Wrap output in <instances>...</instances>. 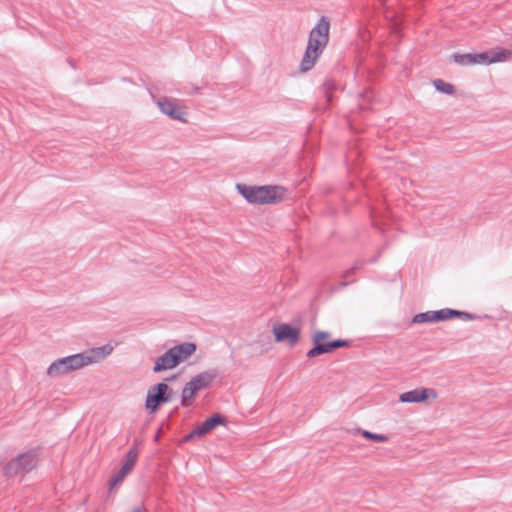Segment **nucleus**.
I'll use <instances>...</instances> for the list:
<instances>
[{"mask_svg":"<svg viewBox=\"0 0 512 512\" xmlns=\"http://www.w3.org/2000/svg\"><path fill=\"white\" fill-rule=\"evenodd\" d=\"M237 191L251 204H275L284 199L285 188L281 186H249L238 183Z\"/></svg>","mask_w":512,"mask_h":512,"instance_id":"1","label":"nucleus"},{"mask_svg":"<svg viewBox=\"0 0 512 512\" xmlns=\"http://www.w3.org/2000/svg\"><path fill=\"white\" fill-rule=\"evenodd\" d=\"M96 361L94 355L88 353H77L52 362L47 368V375L52 378L66 375L70 372L84 368Z\"/></svg>","mask_w":512,"mask_h":512,"instance_id":"2","label":"nucleus"},{"mask_svg":"<svg viewBox=\"0 0 512 512\" xmlns=\"http://www.w3.org/2000/svg\"><path fill=\"white\" fill-rule=\"evenodd\" d=\"M452 318H460L465 321H470L476 319L477 316L465 311L454 310L451 308H443L436 311H426L418 313L413 317L412 323L422 324L431 322H441Z\"/></svg>","mask_w":512,"mask_h":512,"instance_id":"3","label":"nucleus"},{"mask_svg":"<svg viewBox=\"0 0 512 512\" xmlns=\"http://www.w3.org/2000/svg\"><path fill=\"white\" fill-rule=\"evenodd\" d=\"M330 335L331 334L328 331H316L312 336V343L314 346L308 350L306 356L308 358H314L322 354L331 353L338 348L348 347L350 345V341L346 339H336L328 341L326 344H322V341L328 339Z\"/></svg>","mask_w":512,"mask_h":512,"instance_id":"4","label":"nucleus"},{"mask_svg":"<svg viewBox=\"0 0 512 512\" xmlns=\"http://www.w3.org/2000/svg\"><path fill=\"white\" fill-rule=\"evenodd\" d=\"M176 393L165 382L157 383L151 386L147 392L145 406L146 409L155 412L162 404L171 402Z\"/></svg>","mask_w":512,"mask_h":512,"instance_id":"5","label":"nucleus"},{"mask_svg":"<svg viewBox=\"0 0 512 512\" xmlns=\"http://www.w3.org/2000/svg\"><path fill=\"white\" fill-rule=\"evenodd\" d=\"M35 465V450H25L23 453L6 463L3 468V472L4 475L13 477L31 471Z\"/></svg>","mask_w":512,"mask_h":512,"instance_id":"6","label":"nucleus"},{"mask_svg":"<svg viewBox=\"0 0 512 512\" xmlns=\"http://www.w3.org/2000/svg\"><path fill=\"white\" fill-rule=\"evenodd\" d=\"M139 452L140 450H127V453L121 461L120 468L111 475L108 481V489L110 492L122 484L125 478L132 472L139 457Z\"/></svg>","mask_w":512,"mask_h":512,"instance_id":"7","label":"nucleus"},{"mask_svg":"<svg viewBox=\"0 0 512 512\" xmlns=\"http://www.w3.org/2000/svg\"><path fill=\"white\" fill-rule=\"evenodd\" d=\"M326 46L327 44L322 43L319 40L308 38L306 50L299 65V70L301 72L310 71L314 67L317 58L323 53Z\"/></svg>","mask_w":512,"mask_h":512,"instance_id":"8","label":"nucleus"},{"mask_svg":"<svg viewBox=\"0 0 512 512\" xmlns=\"http://www.w3.org/2000/svg\"><path fill=\"white\" fill-rule=\"evenodd\" d=\"M152 98L156 101L159 110L169 118L186 122L185 116L187 114L185 107L178 104V101L168 97L156 98L151 94Z\"/></svg>","mask_w":512,"mask_h":512,"instance_id":"9","label":"nucleus"},{"mask_svg":"<svg viewBox=\"0 0 512 512\" xmlns=\"http://www.w3.org/2000/svg\"><path fill=\"white\" fill-rule=\"evenodd\" d=\"M273 333L276 342L279 343L287 341L290 346L296 345L300 338V328L287 323L275 325L273 327Z\"/></svg>","mask_w":512,"mask_h":512,"instance_id":"10","label":"nucleus"},{"mask_svg":"<svg viewBox=\"0 0 512 512\" xmlns=\"http://www.w3.org/2000/svg\"><path fill=\"white\" fill-rule=\"evenodd\" d=\"M225 423V417L222 415L215 413L206 420H204L201 424H199L193 431L187 434L184 437L185 441L191 440L196 437H201L212 431L218 425Z\"/></svg>","mask_w":512,"mask_h":512,"instance_id":"11","label":"nucleus"},{"mask_svg":"<svg viewBox=\"0 0 512 512\" xmlns=\"http://www.w3.org/2000/svg\"><path fill=\"white\" fill-rule=\"evenodd\" d=\"M329 29L330 22L324 16H322L317 24L312 28L309 34V38H314V40H319L322 43L328 44L329 42Z\"/></svg>","mask_w":512,"mask_h":512,"instance_id":"12","label":"nucleus"},{"mask_svg":"<svg viewBox=\"0 0 512 512\" xmlns=\"http://www.w3.org/2000/svg\"><path fill=\"white\" fill-rule=\"evenodd\" d=\"M174 354L177 365L186 361L197 349L193 342H183L170 348Z\"/></svg>","mask_w":512,"mask_h":512,"instance_id":"13","label":"nucleus"},{"mask_svg":"<svg viewBox=\"0 0 512 512\" xmlns=\"http://www.w3.org/2000/svg\"><path fill=\"white\" fill-rule=\"evenodd\" d=\"M177 365L174 354L171 349H168L164 354L159 356L154 363L153 372L159 373L164 370H170L175 368Z\"/></svg>","mask_w":512,"mask_h":512,"instance_id":"14","label":"nucleus"},{"mask_svg":"<svg viewBox=\"0 0 512 512\" xmlns=\"http://www.w3.org/2000/svg\"><path fill=\"white\" fill-rule=\"evenodd\" d=\"M427 388H417L411 391L404 392L400 395L399 399L404 403H419L424 402L428 398Z\"/></svg>","mask_w":512,"mask_h":512,"instance_id":"15","label":"nucleus"},{"mask_svg":"<svg viewBox=\"0 0 512 512\" xmlns=\"http://www.w3.org/2000/svg\"><path fill=\"white\" fill-rule=\"evenodd\" d=\"M216 377L215 371H204L191 378L192 383L198 388V390L207 389L212 384Z\"/></svg>","mask_w":512,"mask_h":512,"instance_id":"16","label":"nucleus"},{"mask_svg":"<svg viewBox=\"0 0 512 512\" xmlns=\"http://www.w3.org/2000/svg\"><path fill=\"white\" fill-rule=\"evenodd\" d=\"M197 392H199L198 388L194 383H192V380L190 379V381L185 384L182 390L181 405L183 407H189L192 404V400L194 399Z\"/></svg>","mask_w":512,"mask_h":512,"instance_id":"17","label":"nucleus"},{"mask_svg":"<svg viewBox=\"0 0 512 512\" xmlns=\"http://www.w3.org/2000/svg\"><path fill=\"white\" fill-rule=\"evenodd\" d=\"M490 53V62L497 63L508 60L512 55V50L506 48H497L492 50Z\"/></svg>","mask_w":512,"mask_h":512,"instance_id":"18","label":"nucleus"},{"mask_svg":"<svg viewBox=\"0 0 512 512\" xmlns=\"http://www.w3.org/2000/svg\"><path fill=\"white\" fill-rule=\"evenodd\" d=\"M450 59L453 62H455L461 66L475 64L474 53H464V54L453 53V54H451Z\"/></svg>","mask_w":512,"mask_h":512,"instance_id":"19","label":"nucleus"},{"mask_svg":"<svg viewBox=\"0 0 512 512\" xmlns=\"http://www.w3.org/2000/svg\"><path fill=\"white\" fill-rule=\"evenodd\" d=\"M366 262L362 260H356L354 265L346 270L343 274V279L345 281L342 282V286H347L348 284L352 283L354 280H348L350 277H352L359 269H361Z\"/></svg>","mask_w":512,"mask_h":512,"instance_id":"20","label":"nucleus"},{"mask_svg":"<svg viewBox=\"0 0 512 512\" xmlns=\"http://www.w3.org/2000/svg\"><path fill=\"white\" fill-rule=\"evenodd\" d=\"M435 89L441 93L452 95L455 92V88L452 84L445 82L442 79H436L433 81Z\"/></svg>","mask_w":512,"mask_h":512,"instance_id":"21","label":"nucleus"},{"mask_svg":"<svg viewBox=\"0 0 512 512\" xmlns=\"http://www.w3.org/2000/svg\"><path fill=\"white\" fill-rule=\"evenodd\" d=\"M358 433H361L362 436L368 440H371L373 442H385L388 440V436L385 435V434H377V433H372L370 431H367V430H360V429H357L356 430Z\"/></svg>","mask_w":512,"mask_h":512,"instance_id":"22","label":"nucleus"},{"mask_svg":"<svg viewBox=\"0 0 512 512\" xmlns=\"http://www.w3.org/2000/svg\"><path fill=\"white\" fill-rule=\"evenodd\" d=\"M474 58H475V64H484V65L491 64L489 52L474 53Z\"/></svg>","mask_w":512,"mask_h":512,"instance_id":"23","label":"nucleus"},{"mask_svg":"<svg viewBox=\"0 0 512 512\" xmlns=\"http://www.w3.org/2000/svg\"><path fill=\"white\" fill-rule=\"evenodd\" d=\"M112 352V347L110 345H104L102 347H98L91 351L92 354H96L98 357H105Z\"/></svg>","mask_w":512,"mask_h":512,"instance_id":"24","label":"nucleus"},{"mask_svg":"<svg viewBox=\"0 0 512 512\" xmlns=\"http://www.w3.org/2000/svg\"><path fill=\"white\" fill-rule=\"evenodd\" d=\"M380 254H381V251H379V253L377 254V256H375V257H373V258L369 259V260H368V263H375V262L378 260V258H379V256H380Z\"/></svg>","mask_w":512,"mask_h":512,"instance_id":"25","label":"nucleus"},{"mask_svg":"<svg viewBox=\"0 0 512 512\" xmlns=\"http://www.w3.org/2000/svg\"><path fill=\"white\" fill-rule=\"evenodd\" d=\"M132 512H143V507L142 506L135 507Z\"/></svg>","mask_w":512,"mask_h":512,"instance_id":"26","label":"nucleus"},{"mask_svg":"<svg viewBox=\"0 0 512 512\" xmlns=\"http://www.w3.org/2000/svg\"><path fill=\"white\" fill-rule=\"evenodd\" d=\"M325 93H326V97H327V102L330 103L331 102V96L327 93V89L325 90Z\"/></svg>","mask_w":512,"mask_h":512,"instance_id":"27","label":"nucleus"},{"mask_svg":"<svg viewBox=\"0 0 512 512\" xmlns=\"http://www.w3.org/2000/svg\"><path fill=\"white\" fill-rule=\"evenodd\" d=\"M176 379V375L171 376L170 378H167L168 381Z\"/></svg>","mask_w":512,"mask_h":512,"instance_id":"28","label":"nucleus"}]
</instances>
